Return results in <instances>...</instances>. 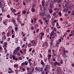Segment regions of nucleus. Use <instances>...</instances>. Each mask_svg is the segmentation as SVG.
I'll return each mask as SVG.
<instances>
[{
    "label": "nucleus",
    "instance_id": "1a4fd4ad",
    "mask_svg": "<svg viewBox=\"0 0 74 74\" xmlns=\"http://www.w3.org/2000/svg\"><path fill=\"white\" fill-rule=\"evenodd\" d=\"M7 36L8 37H10V32L8 31V33L7 34Z\"/></svg>",
    "mask_w": 74,
    "mask_h": 74
},
{
    "label": "nucleus",
    "instance_id": "b1692460",
    "mask_svg": "<svg viewBox=\"0 0 74 74\" xmlns=\"http://www.w3.org/2000/svg\"><path fill=\"white\" fill-rule=\"evenodd\" d=\"M36 5L35 4H33L32 7V8H34V7L35 8L36 7Z\"/></svg>",
    "mask_w": 74,
    "mask_h": 74
},
{
    "label": "nucleus",
    "instance_id": "6e6d98bb",
    "mask_svg": "<svg viewBox=\"0 0 74 74\" xmlns=\"http://www.w3.org/2000/svg\"><path fill=\"white\" fill-rule=\"evenodd\" d=\"M54 32H56V28H54Z\"/></svg>",
    "mask_w": 74,
    "mask_h": 74
},
{
    "label": "nucleus",
    "instance_id": "37998d69",
    "mask_svg": "<svg viewBox=\"0 0 74 74\" xmlns=\"http://www.w3.org/2000/svg\"><path fill=\"white\" fill-rule=\"evenodd\" d=\"M16 27L15 28V30H16H16H18V27Z\"/></svg>",
    "mask_w": 74,
    "mask_h": 74
},
{
    "label": "nucleus",
    "instance_id": "3c124183",
    "mask_svg": "<svg viewBox=\"0 0 74 74\" xmlns=\"http://www.w3.org/2000/svg\"><path fill=\"white\" fill-rule=\"evenodd\" d=\"M50 8H51L50 10H52V6L51 5H50L49 7Z\"/></svg>",
    "mask_w": 74,
    "mask_h": 74
},
{
    "label": "nucleus",
    "instance_id": "423d86ee",
    "mask_svg": "<svg viewBox=\"0 0 74 74\" xmlns=\"http://www.w3.org/2000/svg\"><path fill=\"white\" fill-rule=\"evenodd\" d=\"M54 34H55V32H54V31H52L51 32L50 35V36L51 37L53 36V35H54Z\"/></svg>",
    "mask_w": 74,
    "mask_h": 74
},
{
    "label": "nucleus",
    "instance_id": "9d476101",
    "mask_svg": "<svg viewBox=\"0 0 74 74\" xmlns=\"http://www.w3.org/2000/svg\"><path fill=\"white\" fill-rule=\"evenodd\" d=\"M39 26V25H38L37 24H35L34 25V26L35 27V28L36 29V28H37V27H38Z\"/></svg>",
    "mask_w": 74,
    "mask_h": 74
},
{
    "label": "nucleus",
    "instance_id": "6ab92c4d",
    "mask_svg": "<svg viewBox=\"0 0 74 74\" xmlns=\"http://www.w3.org/2000/svg\"><path fill=\"white\" fill-rule=\"evenodd\" d=\"M13 24L14 26H16V27H17L18 26V25L17 24H16V22H15L14 23H13Z\"/></svg>",
    "mask_w": 74,
    "mask_h": 74
},
{
    "label": "nucleus",
    "instance_id": "0e129e2a",
    "mask_svg": "<svg viewBox=\"0 0 74 74\" xmlns=\"http://www.w3.org/2000/svg\"><path fill=\"white\" fill-rule=\"evenodd\" d=\"M23 5H26V3H25V2H23Z\"/></svg>",
    "mask_w": 74,
    "mask_h": 74
},
{
    "label": "nucleus",
    "instance_id": "bf43d9fd",
    "mask_svg": "<svg viewBox=\"0 0 74 74\" xmlns=\"http://www.w3.org/2000/svg\"><path fill=\"white\" fill-rule=\"evenodd\" d=\"M12 34H13V33H14V30L12 29Z\"/></svg>",
    "mask_w": 74,
    "mask_h": 74
},
{
    "label": "nucleus",
    "instance_id": "603ef678",
    "mask_svg": "<svg viewBox=\"0 0 74 74\" xmlns=\"http://www.w3.org/2000/svg\"><path fill=\"white\" fill-rule=\"evenodd\" d=\"M8 45V43H7V42H6L5 43H4L5 45Z\"/></svg>",
    "mask_w": 74,
    "mask_h": 74
},
{
    "label": "nucleus",
    "instance_id": "f03ea898",
    "mask_svg": "<svg viewBox=\"0 0 74 74\" xmlns=\"http://www.w3.org/2000/svg\"><path fill=\"white\" fill-rule=\"evenodd\" d=\"M15 55H12V58H13V59L14 60H18V58L16 57H15Z\"/></svg>",
    "mask_w": 74,
    "mask_h": 74
},
{
    "label": "nucleus",
    "instance_id": "473e14b6",
    "mask_svg": "<svg viewBox=\"0 0 74 74\" xmlns=\"http://www.w3.org/2000/svg\"><path fill=\"white\" fill-rule=\"evenodd\" d=\"M56 12H54L53 14V16H55V15H56Z\"/></svg>",
    "mask_w": 74,
    "mask_h": 74
},
{
    "label": "nucleus",
    "instance_id": "c85d7f7f",
    "mask_svg": "<svg viewBox=\"0 0 74 74\" xmlns=\"http://www.w3.org/2000/svg\"><path fill=\"white\" fill-rule=\"evenodd\" d=\"M58 14L59 15H60V16H61L62 13H61V12H58Z\"/></svg>",
    "mask_w": 74,
    "mask_h": 74
},
{
    "label": "nucleus",
    "instance_id": "8fccbe9b",
    "mask_svg": "<svg viewBox=\"0 0 74 74\" xmlns=\"http://www.w3.org/2000/svg\"><path fill=\"white\" fill-rule=\"evenodd\" d=\"M31 29L32 30H34V27H31Z\"/></svg>",
    "mask_w": 74,
    "mask_h": 74
},
{
    "label": "nucleus",
    "instance_id": "13d9d810",
    "mask_svg": "<svg viewBox=\"0 0 74 74\" xmlns=\"http://www.w3.org/2000/svg\"><path fill=\"white\" fill-rule=\"evenodd\" d=\"M45 22L46 23H48V20H45Z\"/></svg>",
    "mask_w": 74,
    "mask_h": 74
},
{
    "label": "nucleus",
    "instance_id": "72a5a7b5",
    "mask_svg": "<svg viewBox=\"0 0 74 74\" xmlns=\"http://www.w3.org/2000/svg\"><path fill=\"white\" fill-rule=\"evenodd\" d=\"M25 65V63L24 62H23L21 64V66H24V65Z\"/></svg>",
    "mask_w": 74,
    "mask_h": 74
},
{
    "label": "nucleus",
    "instance_id": "5fc2aeb1",
    "mask_svg": "<svg viewBox=\"0 0 74 74\" xmlns=\"http://www.w3.org/2000/svg\"><path fill=\"white\" fill-rule=\"evenodd\" d=\"M29 70H30V68H29V67H27V71H28H28H29Z\"/></svg>",
    "mask_w": 74,
    "mask_h": 74
},
{
    "label": "nucleus",
    "instance_id": "4d7b16f0",
    "mask_svg": "<svg viewBox=\"0 0 74 74\" xmlns=\"http://www.w3.org/2000/svg\"><path fill=\"white\" fill-rule=\"evenodd\" d=\"M71 36H73V34H71L69 35V37H71Z\"/></svg>",
    "mask_w": 74,
    "mask_h": 74
},
{
    "label": "nucleus",
    "instance_id": "a19ab883",
    "mask_svg": "<svg viewBox=\"0 0 74 74\" xmlns=\"http://www.w3.org/2000/svg\"><path fill=\"white\" fill-rule=\"evenodd\" d=\"M51 24L52 25V26H54H54H55V23L53 22Z\"/></svg>",
    "mask_w": 74,
    "mask_h": 74
},
{
    "label": "nucleus",
    "instance_id": "774afa93",
    "mask_svg": "<svg viewBox=\"0 0 74 74\" xmlns=\"http://www.w3.org/2000/svg\"><path fill=\"white\" fill-rule=\"evenodd\" d=\"M24 25H25V24H23L22 23L21 24V26H24Z\"/></svg>",
    "mask_w": 74,
    "mask_h": 74
},
{
    "label": "nucleus",
    "instance_id": "c03bdc74",
    "mask_svg": "<svg viewBox=\"0 0 74 74\" xmlns=\"http://www.w3.org/2000/svg\"><path fill=\"white\" fill-rule=\"evenodd\" d=\"M52 43H53V42L51 41V42L50 43V46H52Z\"/></svg>",
    "mask_w": 74,
    "mask_h": 74
},
{
    "label": "nucleus",
    "instance_id": "c756f323",
    "mask_svg": "<svg viewBox=\"0 0 74 74\" xmlns=\"http://www.w3.org/2000/svg\"><path fill=\"white\" fill-rule=\"evenodd\" d=\"M3 23L5 25H7V24H6V21H3Z\"/></svg>",
    "mask_w": 74,
    "mask_h": 74
},
{
    "label": "nucleus",
    "instance_id": "f3484780",
    "mask_svg": "<svg viewBox=\"0 0 74 74\" xmlns=\"http://www.w3.org/2000/svg\"><path fill=\"white\" fill-rule=\"evenodd\" d=\"M31 11L32 12H35V9L34 8H32Z\"/></svg>",
    "mask_w": 74,
    "mask_h": 74
},
{
    "label": "nucleus",
    "instance_id": "a211bd4d",
    "mask_svg": "<svg viewBox=\"0 0 74 74\" xmlns=\"http://www.w3.org/2000/svg\"><path fill=\"white\" fill-rule=\"evenodd\" d=\"M26 13V11L24 10L22 11V13L23 14H25Z\"/></svg>",
    "mask_w": 74,
    "mask_h": 74
},
{
    "label": "nucleus",
    "instance_id": "7c9ffc66",
    "mask_svg": "<svg viewBox=\"0 0 74 74\" xmlns=\"http://www.w3.org/2000/svg\"><path fill=\"white\" fill-rule=\"evenodd\" d=\"M27 38H26V37H25V38H24L23 41H26V39Z\"/></svg>",
    "mask_w": 74,
    "mask_h": 74
},
{
    "label": "nucleus",
    "instance_id": "6e6552de",
    "mask_svg": "<svg viewBox=\"0 0 74 74\" xmlns=\"http://www.w3.org/2000/svg\"><path fill=\"white\" fill-rule=\"evenodd\" d=\"M24 64L25 66H26L28 64V62L27 61H25V62H24Z\"/></svg>",
    "mask_w": 74,
    "mask_h": 74
},
{
    "label": "nucleus",
    "instance_id": "aec40b11",
    "mask_svg": "<svg viewBox=\"0 0 74 74\" xmlns=\"http://www.w3.org/2000/svg\"><path fill=\"white\" fill-rule=\"evenodd\" d=\"M11 22H13V23H15V22H16V21H15V20H14H14L13 19H12Z\"/></svg>",
    "mask_w": 74,
    "mask_h": 74
},
{
    "label": "nucleus",
    "instance_id": "7ed1b4c3",
    "mask_svg": "<svg viewBox=\"0 0 74 74\" xmlns=\"http://www.w3.org/2000/svg\"><path fill=\"white\" fill-rule=\"evenodd\" d=\"M58 65L59 66H60V65H59V63L58 62L56 61L54 63V67H55L56 66V65H58Z\"/></svg>",
    "mask_w": 74,
    "mask_h": 74
},
{
    "label": "nucleus",
    "instance_id": "ddd939ff",
    "mask_svg": "<svg viewBox=\"0 0 74 74\" xmlns=\"http://www.w3.org/2000/svg\"><path fill=\"white\" fill-rule=\"evenodd\" d=\"M27 10H28L27 12L26 13L27 14H30V11H29V9L27 8Z\"/></svg>",
    "mask_w": 74,
    "mask_h": 74
},
{
    "label": "nucleus",
    "instance_id": "f704fd0d",
    "mask_svg": "<svg viewBox=\"0 0 74 74\" xmlns=\"http://www.w3.org/2000/svg\"><path fill=\"white\" fill-rule=\"evenodd\" d=\"M56 46V47H59V43H57Z\"/></svg>",
    "mask_w": 74,
    "mask_h": 74
},
{
    "label": "nucleus",
    "instance_id": "79ce46f5",
    "mask_svg": "<svg viewBox=\"0 0 74 74\" xmlns=\"http://www.w3.org/2000/svg\"><path fill=\"white\" fill-rule=\"evenodd\" d=\"M52 52L53 53H55V51L54 49L52 50Z\"/></svg>",
    "mask_w": 74,
    "mask_h": 74
},
{
    "label": "nucleus",
    "instance_id": "de8ad7c7",
    "mask_svg": "<svg viewBox=\"0 0 74 74\" xmlns=\"http://www.w3.org/2000/svg\"><path fill=\"white\" fill-rule=\"evenodd\" d=\"M57 34H60V33H61V32H60L58 31L57 32Z\"/></svg>",
    "mask_w": 74,
    "mask_h": 74
},
{
    "label": "nucleus",
    "instance_id": "4c0bfd02",
    "mask_svg": "<svg viewBox=\"0 0 74 74\" xmlns=\"http://www.w3.org/2000/svg\"><path fill=\"white\" fill-rule=\"evenodd\" d=\"M26 49H24L23 50V52H25V53H26Z\"/></svg>",
    "mask_w": 74,
    "mask_h": 74
},
{
    "label": "nucleus",
    "instance_id": "f8f14e48",
    "mask_svg": "<svg viewBox=\"0 0 74 74\" xmlns=\"http://www.w3.org/2000/svg\"><path fill=\"white\" fill-rule=\"evenodd\" d=\"M62 56L64 58H65V57H67V55H66V54H65V53H63L62 54Z\"/></svg>",
    "mask_w": 74,
    "mask_h": 74
},
{
    "label": "nucleus",
    "instance_id": "2f4dec72",
    "mask_svg": "<svg viewBox=\"0 0 74 74\" xmlns=\"http://www.w3.org/2000/svg\"><path fill=\"white\" fill-rule=\"evenodd\" d=\"M45 46H46V48H47V47H48V43L46 42L45 43Z\"/></svg>",
    "mask_w": 74,
    "mask_h": 74
},
{
    "label": "nucleus",
    "instance_id": "412c9836",
    "mask_svg": "<svg viewBox=\"0 0 74 74\" xmlns=\"http://www.w3.org/2000/svg\"><path fill=\"white\" fill-rule=\"evenodd\" d=\"M35 70H36V71H37V70H39L37 66H36V67L35 68H34Z\"/></svg>",
    "mask_w": 74,
    "mask_h": 74
},
{
    "label": "nucleus",
    "instance_id": "680f3d73",
    "mask_svg": "<svg viewBox=\"0 0 74 74\" xmlns=\"http://www.w3.org/2000/svg\"><path fill=\"white\" fill-rule=\"evenodd\" d=\"M70 32V30H68L66 31L67 33H68V32Z\"/></svg>",
    "mask_w": 74,
    "mask_h": 74
},
{
    "label": "nucleus",
    "instance_id": "a878e982",
    "mask_svg": "<svg viewBox=\"0 0 74 74\" xmlns=\"http://www.w3.org/2000/svg\"><path fill=\"white\" fill-rule=\"evenodd\" d=\"M62 0H57L58 1V4H59L60 2L62 1Z\"/></svg>",
    "mask_w": 74,
    "mask_h": 74
},
{
    "label": "nucleus",
    "instance_id": "49530a36",
    "mask_svg": "<svg viewBox=\"0 0 74 74\" xmlns=\"http://www.w3.org/2000/svg\"><path fill=\"white\" fill-rule=\"evenodd\" d=\"M15 72L16 73H18L19 72V71H18L17 70H15Z\"/></svg>",
    "mask_w": 74,
    "mask_h": 74
},
{
    "label": "nucleus",
    "instance_id": "052dcab7",
    "mask_svg": "<svg viewBox=\"0 0 74 74\" xmlns=\"http://www.w3.org/2000/svg\"><path fill=\"white\" fill-rule=\"evenodd\" d=\"M18 59H20V60H22V58H21V57H19L18 58Z\"/></svg>",
    "mask_w": 74,
    "mask_h": 74
},
{
    "label": "nucleus",
    "instance_id": "e433bc0d",
    "mask_svg": "<svg viewBox=\"0 0 74 74\" xmlns=\"http://www.w3.org/2000/svg\"><path fill=\"white\" fill-rule=\"evenodd\" d=\"M35 22H36L37 21V19L36 18H33Z\"/></svg>",
    "mask_w": 74,
    "mask_h": 74
},
{
    "label": "nucleus",
    "instance_id": "a18cd8bd",
    "mask_svg": "<svg viewBox=\"0 0 74 74\" xmlns=\"http://www.w3.org/2000/svg\"><path fill=\"white\" fill-rule=\"evenodd\" d=\"M2 34H3L4 35H5V32H2Z\"/></svg>",
    "mask_w": 74,
    "mask_h": 74
},
{
    "label": "nucleus",
    "instance_id": "09e8293b",
    "mask_svg": "<svg viewBox=\"0 0 74 74\" xmlns=\"http://www.w3.org/2000/svg\"><path fill=\"white\" fill-rule=\"evenodd\" d=\"M47 69H48L47 67H45V71H47Z\"/></svg>",
    "mask_w": 74,
    "mask_h": 74
},
{
    "label": "nucleus",
    "instance_id": "338daca9",
    "mask_svg": "<svg viewBox=\"0 0 74 74\" xmlns=\"http://www.w3.org/2000/svg\"><path fill=\"white\" fill-rule=\"evenodd\" d=\"M42 69H43V68H42V67L41 68V71H42Z\"/></svg>",
    "mask_w": 74,
    "mask_h": 74
},
{
    "label": "nucleus",
    "instance_id": "393cba45",
    "mask_svg": "<svg viewBox=\"0 0 74 74\" xmlns=\"http://www.w3.org/2000/svg\"><path fill=\"white\" fill-rule=\"evenodd\" d=\"M63 51L64 52L63 53H66V50H65V48H64L63 49Z\"/></svg>",
    "mask_w": 74,
    "mask_h": 74
},
{
    "label": "nucleus",
    "instance_id": "2eb2a0df",
    "mask_svg": "<svg viewBox=\"0 0 74 74\" xmlns=\"http://www.w3.org/2000/svg\"><path fill=\"white\" fill-rule=\"evenodd\" d=\"M49 12L50 14H52L53 12V11H52V9H50L49 10Z\"/></svg>",
    "mask_w": 74,
    "mask_h": 74
},
{
    "label": "nucleus",
    "instance_id": "69168bd1",
    "mask_svg": "<svg viewBox=\"0 0 74 74\" xmlns=\"http://www.w3.org/2000/svg\"><path fill=\"white\" fill-rule=\"evenodd\" d=\"M35 51V50H34V49H33V50H32V53H34V52Z\"/></svg>",
    "mask_w": 74,
    "mask_h": 74
},
{
    "label": "nucleus",
    "instance_id": "bb28decb",
    "mask_svg": "<svg viewBox=\"0 0 74 74\" xmlns=\"http://www.w3.org/2000/svg\"><path fill=\"white\" fill-rule=\"evenodd\" d=\"M6 16L7 18H11V16H10V15L9 14H8Z\"/></svg>",
    "mask_w": 74,
    "mask_h": 74
},
{
    "label": "nucleus",
    "instance_id": "4468645a",
    "mask_svg": "<svg viewBox=\"0 0 74 74\" xmlns=\"http://www.w3.org/2000/svg\"><path fill=\"white\" fill-rule=\"evenodd\" d=\"M3 0H1V1H0V8L1 7V6H2V3H1V2H3Z\"/></svg>",
    "mask_w": 74,
    "mask_h": 74
},
{
    "label": "nucleus",
    "instance_id": "c9c22d12",
    "mask_svg": "<svg viewBox=\"0 0 74 74\" xmlns=\"http://www.w3.org/2000/svg\"><path fill=\"white\" fill-rule=\"evenodd\" d=\"M28 46L29 47H32V45H31V44H30V43H29L28 44Z\"/></svg>",
    "mask_w": 74,
    "mask_h": 74
},
{
    "label": "nucleus",
    "instance_id": "864d4df0",
    "mask_svg": "<svg viewBox=\"0 0 74 74\" xmlns=\"http://www.w3.org/2000/svg\"><path fill=\"white\" fill-rule=\"evenodd\" d=\"M52 56L50 54V55H49V56H48V58H51V56Z\"/></svg>",
    "mask_w": 74,
    "mask_h": 74
},
{
    "label": "nucleus",
    "instance_id": "e2e57ef3",
    "mask_svg": "<svg viewBox=\"0 0 74 74\" xmlns=\"http://www.w3.org/2000/svg\"><path fill=\"white\" fill-rule=\"evenodd\" d=\"M34 68H33L32 69V71H31V72H33V71H34Z\"/></svg>",
    "mask_w": 74,
    "mask_h": 74
},
{
    "label": "nucleus",
    "instance_id": "9b49d317",
    "mask_svg": "<svg viewBox=\"0 0 74 74\" xmlns=\"http://www.w3.org/2000/svg\"><path fill=\"white\" fill-rule=\"evenodd\" d=\"M37 45V42H35L34 43H33L32 45V46H36Z\"/></svg>",
    "mask_w": 74,
    "mask_h": 74
},
{
    "label": "nucleus",
    "instance_id": "58836bf2",
    "mask_svg": "<svg viewBox=\"0 0 74 74\" xmlns=\"http://www.w3.org/2000/svg\"><path fill=\"white\" fill-rule=\"evenodd\" d=\"M32 43H33V44L35 42V40H32L31 41Z\"/></svg>",
    "mask_w": 74,
    "mask_h": 74
},
{
    "label": "nucleus",
    "instance_id": "20e7f679",
    "mask_svg": "<svg viewBox=\"0 0 74 74\" xmlns=\"http://www.w3.org/2000/svg\"><path fill=\"white\" fill-rule=\"evenodd\" d=\"M40 64H42L44 67L45 65V63H44V62H43V60H41V61L40 62Z\"/></svg>",
    "mask_w": 74,
    "mask_h": 74
},
{
    "label": "nucleus",
    "instance_id": "39448f33",
    "mask_svg": "<svg viewBox=\"0 0 74 74\" xmlns=\"http://www.w3.org/2000/svg\"><path fill=\"white\" fill-rule=\"evenodd\" d=\"M51 2L52 3H58V0H55L54 1L53 0V1H51Z\"/></svg>",
    "mask_w": 74,
    "mask_h": 74
},
{
    "label": "nucleus",
    "instance_id": "0eeeda50",
    "mask_svg": "<svg viewBox=\"0 0 74 74\" xmlns=\"http://www.w3.org/2000/svg\"><path fill=\"white\" fill-rule=\"evenodd\" d=\"M42 5L43 7H44L45 6V1L44 0H43L42 1Z\"/></svg>",
    "mask_w": 74,
    "mask_h": 74
},
{
    "label": "nucleus",
    "instance_id": "f257e3e1",
    "mask_svg": "<svg viewBox=\"0 0 74 74\" xmlns=\"http://www.w3.org/2000/svg\"><path fill=\"white\" fill-rule=\"evenodd\" d=\"M20 47H17L16 48L13 52V54L15 56H16L17 55H18V56H21V54L19 53H18V51H19L20 49Z\"/></svg>",
    "mask_w": 74,
    "mask_h": 74
},
{
    "label": "nucleus",
    "instance_id": "dca6fc26",
    "mask_svg": "<svg viewBox=\"0 0 74 74\" xmlns=\"http://www.w3.org/2000/svg\"><path fill=\"white\" fill-rule=\"evenodd\" d=\"M12 13H15V12H16V10L15 9H14L12 10Z\"/></svg>",
    "mask_w": 74,
    "mask_h": 74
},
{
    "label": "nucleus",
    "instance_id": "cd10ccee",
    "mask_svg": "<svg viewBox=\"0 0 74 74\" xmlns=\"http://www.w3.org/2000/svg\"><path fill=\"white\" fill-rule=\"evenodd\" d=\"M55 11H59V9H58L57 8H55L54 9Z\"/></svg>",
    "mask_w": 74,
    "mask_h": 74
},
{
    "label": "nucleus",
    "instance_id": "4be33fe9",
    "mask_svg": "<svg viewBox=\"0 0 74 74\" xmlns=\"http://www.w3.org/2000/svg\"><path fill=\"white\" fill-rule=\"evenodd\" d=\"M8 73L9 74H11V73H12V70H11L10 71H8Z\"/></svg>",
    "mask_w": 74,
    "mask_h": 74
},
{
    "label": "nucleus",
    "instance_id": "5701e85b",
    "mask_svg": "<svg viewBox=\"0 0 74 74\" xmlns=\"http://www.w3.org/2000/svg\"><path fill=\"white\" fill-rule=\"evenodd\" d=\"M40 16H44V13H42V14H40Z\"/></svg>",
    "mask_w": 74,
    "mask_h": 74
},
{
    "label": "nucleus",
    "instance_id": "ea45409f",
    "mask_svg": "<svg viewBox=\"0 0 74 74\" xmlns=\"http://www.w3.org/2000/svg\"><path fill=\"white\" fill-rule=\"evenodd\" d=\"M41 34L42 36H44V33L42 32H41Z\"/></svg>",
    "mask_w": 74,
    "mask_h": 74
}]
</instances>
